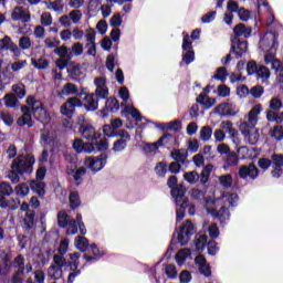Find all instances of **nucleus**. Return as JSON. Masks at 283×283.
I'll list each match as a JSON object with an SVG mask.
<instances>
[{"mask_svg":"<svg viewBox=\"0 0 283 283\" xmlns=\"http://www.w3.org/2000/svg\"><path fill=\"white\" fill-rule=\"evenodd\" d=\"M238 205V195L227 193L217 200L208 199L206 201L207 212L213 218H219L221 222L229 220V207Z\"/></svg>","mask_w":283,"mask_h":283,"instance_id":"obj_1","label":"nucleus"},{"mask_svg":"<svg viewBox=\"0 0 283 283\" xmlns=\"http://www.w3.org/2000/svg\"><path fill=\"white\" fill-rule=\"evenodd\" d=\"M168 187L171 189V196L176 203L177 222L185 219V207H187V188L178 185V177L171 176L167 181Z\"/></svg>","mask_w":283,"mask_h":283,"instance_id":"obj_2","label":"nucleus"},{"mask_svg":"<svg viewBox=\"0 0 283 283\" xmlns=\"http://www.w3.org/2000/svg\"><path fill=\"white\" fill-rule=\"evenodd\" d=\"M35 161L33 155H20L12 161L11 169L20 175L32 174V171H34L33 167Z\"/></svg>","mask_w":283,"mask_h":283,"instance_id":"obj_3","label":"nucleus"},{"mask_svg":"<svg viewBox=\"0 0 283 283\" xmlns=\"http://www.w3.org/2000/svg\"><path fill=\"white\" fill-rule=\"evenodd\" d=\"M27 103L31 107L34 117L40 120V123H43V125L50 123V115L48 114V111L43 108V104L40 101L35 99L33 96H29Z\"/></svg>","mask_w":283,"mask_h":283,"instance_id":"obj_4","label":"nucleus"},{"mask_svg":"<svg viewBox=\"0 0 283 283\" xmlns=\"http://www.w3.org/2000/svg\"><path fill=\"white\" fill-rule=\"evenodd\" d=\"M105 165H107V154H101L96 157L88 156L84 159V166L93 174L105 169Z\"/></svg>","mask_w":283,"mask_h":283,"instance_id":"obj_5","label":"nucleus"},{"mask_svg":"<svg viewBox=\"0 0 283 283\" xmlns=\"http://www.w3.org/2000/svg\"><path fill=\"white\" fill-rule=\"evenodd\" d=\"M239 129L242 136L250 143V145H256L260 140V130L255 126L249 125V123L243 122L240 124Z\"/></svg>","mask_w":283,"mask_h":283,"instance_id":"obj_6","label":"nucleus"},{"mask_svg":"<svg viewBox=\"0 0 283 283\" xmlns=\"http://www.w3.org/2000/svg\"><path fill=\"white\" fill-rule=\"evenodd\" d=\"M78 229L82 235L87 234V229L85 228V223H83L82 214H77L76 220H71L66 226V235H76V233H78Z\"/></svg>","mask_w":283,"mask_h":283,"instance_id":"obj_7","label":"nucleus"},{"mask_svg":"<svg viewBox=\"0 0 283 283\" xmlns=\"http://www.w3.org/2000/svg\"><path fill=\"white\" fill-rule=\"evenodd\" d=\"M193 233H196L193 223L191 221H186L179 230L178 241L182 247H185V244L189 243V240H191V235H193Z\"/></svg>","mask_w":283,"mask_h":283,"instance_id":"obj_8","label":"nucleus"},{"mask_svg":"<svg viewBox=\"0 0 283 283\" xmlns=\"http://www.w3.org/2000/svg\"><path fill=\"white\" fill-rule=\"evenodd\" d=\"M260 49L263 50V52H270L268 54H275L273 51L275 50V46L277 45V38H275V34L273 33H266L261 40H260Z\"/></svg>","mask_w":283,"mask_h":283,"instance_id":"obj_9","label":"nucleus"},{"mask_svg":"<svg viewBox=\"0 0 283 283\" xmlns=\"http://www.w3.org/2000/svg\"><path fill=\"white\" fill-rule=\"evenodd\" d=\"M81 105H83V102H81L78 97H71L61 106V114H63V116H67V118H72L74 109H76V107H81Z\"/></svg>","mask_w":283,"mask_h":283,"instance_id":"obj_10","label":"nucleus"},{"mask_svg":"<svg viewBox=\"0 0 283 283\" xmlns=\"http://www.w3.org/2000/svg\"><path fill=\"white\" fill-rule=\"evenodd\" d=\"M217 112L221 116H238L240 107L233 102H226L217 107Z\"/></svg>","mask_w":283,"mask_h":283,"instance_id":"obj_11","label":"nucleus"},{"mask_svg":"<svg viewBox=\"0 0 283 283\" xmlns=\"http://www.w3.org/2000/svg\"><path fill=\"white\" fill-rule=\"evenodd\" d=\"M12 21H21V23H30L32 17L30 15V10L23 7H15L11 12Z\"/></svg>","mask_w":283,"mask_h":283,"instance_id":"obj_12","label":"nucleus"},{"mask_svg":"<svg viewBox=\"0 0 283 283\" xmlns=\"http://www.w3.org/2000/svg\"><path fill=\"white\" fill-rule=\"evenodd\" d=\"M95 96L98 98H107L109 96V88H107V80L105 77L94 78Z\"/></svg>","mask_w":283,"mask_h":283,"instance_id":"obj_13","label":"nucleus"},{"mask_svg":"<svg viewBox=\"0 0 283 283\" xmlns=\"http://www.w3.org/2000/svg\"><path fill=\"white\" fill-rule=\"evenodd\" d=\"M66 174L69 176H72L75 182H81L83 176L87 174V170L85 169V167H76V161H72L66 168Z\"/></svg>","mask_w":283,"mask_h":283,"instance_id":"obj_14","label":"nucleus"},{"mask_svg":"<svg viewBox=\"0 0 283 283\" xmlns=\"http://www.w3.org/2000/svg\"><path fill=\"white\" fill-rule=\"evenodd\" d=\"M120 109V103L118 99L114 97H109L106 99L105 108L97 112V116H102V118H107V112H112L113 114Z\"/></svg>","mask_w":283,"mask_h":283,"instance_id":"obj_15","label":"nucleus"},{"mask_svg":"<svg viewBox=\"0 0 283 283\" xmlns=\"http://www.w3.org/2000/svg\"><path fill=\"white\" fill-rule=\"evenodd\" d=\"M262 104H255L245 116L248 125L255 127L258 125V120H260V114L263 112Z\"/></svg>","mask_w":283,"mask_h":283,"instance_id":"obj_16","label":"nucleus"},{"mask_svg":"<svg viewBox=\"0 0 283 283\" xmlns=\"http://www.w3.org/2000/svg\"><path fill=\"white\" fill-rule=\"evenodd\" d=\"M239 176L243 180H245V178H251V180H255V178L260 176V171L258 170V167H255V165L250 164L249 166H242L239 169Z\"/></svg>","mask_w":283,"mask_h":283,"instance_id":"obj_17","label":"nucleus"},{"mask_svg":"<svg viewBox=\"0 0 283 283\" xmlns=\"http://www.w3.org/2000/svg\"><path fill=\"white\" fill-rule=\"evenodd\" d=\"M271 164L273 167L272 170V176L273 178H280V176H282L283 172V155L282 154H274L271 157Z\"/></svg>","mask_w":283,"mask_h":283,"instance_id":"obj_18","label":"nucleus"},{"mask_svg":"<svg viewBox=\"0 0 283 283\" xmlns=\"http://www.w3.org/2000/svg\"><path fill=\"white\" fill-rule=\"evenodd\" d=\"M80 132L86 140H98L101 138V134L96 133V128L90 124L81 126Z\"/></svg>","mask_w":283,"mask_h":283,"instance_id":"obj_19","label":"nucleus"},{"mask_svg":"<svg viewBox=\"0 0 283 283\" xmlns=\"http://www.w3.org/2000/svg\"><path fill=\"white\" fill-rule=\"evenodd\" d=\"M195 265L198 268V271L201 273V275H205L206 277L211 275V265L207 263V259H205L202 255L196 256Z\"/></svg>","mask_w":283,"mask_h":283,"instance_id":"obj_20","label":"nucleus"},{"mask_svg":"<svg viewBox=\"0 0 283 283\" xmlns=\"http://www.w3.org/2000/svg\"><path fill=\"white\" fill-rule=\"evenodd\" d=\"M132 140V136L129 134L125 133L122 135V137L114 142L113 144V151L115 154H120L122 151H125L127 149V144Z\"/></svg>","mask_w":283,"mask_h":283,"instance_id":"obj_21","label":"nucleus"},{"mask_svg":"<svg viewBox=\"0 0 283 283\" xmlns=\"http://www.w3.org/2000/svg\"><path fill=\"white\" fill-rule=\"evenodd\" d=\"M83 105L87 112H96L98 109V99L94 93L85 94L83 98Z\"/></svg>","mask_w":283,"mask_h":283,"instance_id":"obj_22","label":"nucleus"},{"mask_svg":"<svg viewBox=\"0 0 283 283\" xmlns=\"http://www.w3.org/2000/svg\"><path fill=\"white\" fill-rule=\"evenodd\" d=\"M167 140H169V136L165 135L153 144H146L144 147V151H146V154H156V151H158V148L163 147V145H165Z\"/></svg>","mask_w":283,"mask_h":283,"instance_id":"obj_23","label":"nucleus"},{"mask_svg":"<svg viewBox=\"0 0 283 283\" xmlns=\"http://www.w3.org/2000/svg\"><path fill=\"white\" fill-rule=\"evenodd\" d=\"M30 188L33 193L39 196V198H43L45 196V182L34 179L30 182Z\"/></svg>","mask_w":283,"mask_h":283,"instance_id":"obj_24","label":"nucleus"},{"mask_svg":"<svg viewBox=\"0 0 283 283\" xmlns=\"http://www.w3.org/2000/svg\"><path fill=\"white\" fill-rule=\"evenodd\" d=\"M247 50H249V43L247 41L237 40L232 43V52L238 56L247 54Z\"/></svg>","mask_w":283,"mask_h":283,"instance_id":"obj_25","label":"nucleus"},{"mask_svg":"<svg viewBox=\"0 0 283 283\" xmlns=\"http://www.w3.org/2000/svg\"><path fill=\"white\" fill-rule=\"evenodd\" d=\"M78 93V87L74 83H66L63 85L62 90L57 92V96L63 98V96H72Z\"/></svg>","mask_w":283,"mask_h":283,"instance_id":"obj_26","label":"nucleus"},{"mask_svg":"<svg viewBox=\"0 0 283 283\" xmlns=\"http://www.w3.org/2000/svg\"><path fill=\"white\" fill-rule=\"evenodd\" d=\"M46 10H53V12H63L65 4L61 0H46L42 2Z\"/></svg>","mask_w":283,"mask_h":283,"instance_id":"obj_27","label":"nucleus"},{"mask_svg":"<svg viewBox=\"0 0 283 283\" xmlns=\"http://www.w3.org/2000/svg\"><path fill=\"white\" fill-rule=\"evenodd\" d=\"M23 115L19 117L18 125H28V127H32V115L30 114V108L28 106L22 107Z\"/></svg>","mask_w":283,"mask_h":283,"instance_id":"obj_28","label":"nucleus"},{"mask_svg":"<svg viewBox=\"0 0 283 283\" xmlns=\"http://www.w3.org/2000/svg\"><path fill=\"white\" fill-rule=\"evenodd\" d=\"M266 120L270 123H277L280 125L283 123V113L269 108L266 111Z\"/></svg>","mask_w":283,"mask_h":283,"instance_id":"obj_29","label":"nucleus"},{"mask_svg":"<svg viewBox=\"0 0 283 283\" xmlns=\"http://www.w3.org/2000/svg\"><path fill=\"white\" fill-rule=\"evenodd\" d=\"M197 103H200L201 105H203L206 107V109H211V107H213L216 105V99L209 97L207 95V93H201L197 97Z\"/></svg>","mask_w":283,"mask_h":283,"instance_id":"obj_30","label":"nucleus"},{"mask_svg":"<svg viewBox=\"0 0 283 283\" xmlns=\"http://www.w3.org/2000/svg\"><path fill=\"white\" fill-rule=\"evenodd\" d=\"M123 114L130 115L133 118H135V120H137V123L143 120V116H140V112H138V109H136V107H134V105L132 104L124 105Z\"/></svg>","mask_w":283,"mask_h":283,"instance_id":"obj_31","label":"nucleus"},{"mask_svg":"<svg viewBox=\"0 0 283 283\" xmlns=\"http://www.w3.org/2000/svg\"><path fill=\"white\" fill-rule=\"evenodd\" d=\"M74 247L78 250V251H87L88 247H90V241L87 240V238L83 237V235H77L74 239Z\"/></svg>","mask_w":283,"mask_h":283,"instance_id":"obj_32","label":"nucleus"},{"mask_svg":"<svg viewBox=\"0 0 283 283\" xmlns=\"http://www.w3.org/2000/svg\"><path fill=\"white\" fill-rule=\"evenodd\" d=\"M255 75H256V78L262 81V83H266V81H269V78H271V71L269 70V67H266L264 65H259V69L256 71Z\"/></svg>","mask_w":283,"mask_h":283,"instance_id":"obj_33","label":"nucleus"},{"mask_svg":"<svg viewBox=\"0 0 283 283\" xmlns=\"http://www.w3.org/2000/svg\"><path fill=\"white\" fill-rule=\"evenodd\" d=\"M233 32L237 36H244L248 39V36H251V28H247L243 23L238 24L234 27Z\"/></svg>","mask_w":283,"mask_h":283,"instance_id":"obj_34","label":"nucleus"},{"mask_svg":"<svg viewBox=\"0 0 283 283\" xmlns=\"http://www.w3.org/2000/svg\"><path fill=\"white\" fill-rule=\"evenodd\" d=\"M71 75L75 81L85 78V67L81 64H76L71 69Z\"/></svg>","mask_w":283,"mask_h":283,"instance_id":"obj_35","label":"nucleus"},{"mask_svg":"<svg viewBox=\"0 0 283 283\" xmlns=\"http://www.w3.org/2000/svg\"><path fill=\"white\" fill-rule=\"evenodd\" d=\"M188 258H191V250L189 249H184V250H180L177 254H176V262L179 266H182V264H185V261L188 259Z\"/></svg>","mask_w":283,"mask_h":283,"instance_id":"obj_36","label":"nucleus"},{"mask_svg":"<svg viewBox=\"0 0 283 283\" xmlns=\"http://www.w3.org/2000/svg\"><path fill=\"white\" fill-rule=\"evenodd\" d=\"M48 276L51 280H61L63 276V268H57L56 265H51L48 270Z\"/></svg>","mask_w":283,"mask_h":283,"instance_id":"obj_37","label":"nucleus"},{"mask_svg":"<svg viewBox=\"0 0 283 283\" xmlns=\"http://www.w3.org/2000/svg\"><path fill=\"white\" fill-rule=\"evenodd\" d=\"M258 1V12L259 14H262V12H265V14H269L272 19L273 17V11H271V7H269V2L266 0H256Z\"/></svg>","mask_w":283,"mask_h":283,"instance_id":"obj_38","label":"nucleus"},{"mask_svg":"<svg viewBox=\"0 0 283 283\" xmlns=\"http://www.w3.org/2000/svg\"><path fill=\"white\" fill-rule=\"evenodd\" d=\"M31 64L33 67H35L36 70H48V67L50 66V62H48V60L45 59H31Z\"/></svg>","mask_w":283,"mask_h":283,"instance_id":"obj_39","label":"nucleus"},{"mask_svg":"<svg viewBox=\"0 0 283 283\" xmlns=\"http://www.w3.org/2000/svg\"><path fill=\"white\" fill-rule=\"evenodd\" d=\"M56 140V133L43 132L41 137V145H52V142Z\"/></svg>","mask_w":283,"mask_h":283,"instance_id":"obj_40","label":"nucleus"},{"mask_svg":"<svg viewBox=\"0 0 283 283\" xmlns=\"http://www.w3.org/2000/svg\"><path fill=\"white\" fill-rule=\"evenodd\" d=\"M221 129L226 132V134H229V136H235L237 132L235 128H233V123L231 120H222L220 124Z\"/></svg>","mask_w":283,"mask_h":283,"instance_id":"obj_41","label":"nucleus"},{"mask_svg":"<svg viewBox=\"0 0 283 283\" xmlns=\"http://www.w3.org/2000/svg\"><path fill=\"white\" fill-rule=\"evenodd\" d=\"M72 220L65 211H60L57 214V224L59 227L65 228Z\"/></svg>","mask_w":283,"mask_h":283,"instance_id":"obj_42","label":"nucleus"},{"mask_svg":"<svg viewBox=\"0 0 283 283\" xmlns=\"http://www.w3.org/2000/svg\"><path fill=\"white\" fill-rule=\"evenodd\" d=\"M270 136L274 140H283V127L282 125H276L270 130Z\"/></svg>","mask_w":283,"mask_h":283,"instance_id":"obj_43","label":"nucleus"},{"mask_svg":"<svg viewBox=\"0 0 283 283\" xmlns=\"http://www.w3.org/2000/svg\"><path fill=\"white\" fill-rule=\"evenodd\" d=\"M184 180H186V182L189 185H196V182L200 180V175H198L196 171H188L184 174Z\"/></svg>","mask_w":283,"mask_h":283,"instance_id":"obj_44","label":"nucleus"},{"mask_svg":"<svg viewBox=\"0 0 283 283\" xmlns=\"http://www.w3.org/2000/svg\"><path fill=\"white\" fill-rule=\"evenodd\" d=\"M211 171H213V165L212 164H209V165L203 167V169L201 171V182H203V185L206 182H209V177L211 176Z\"/></svg>","mask_w":283,"mask_h":283,"instance_id":"obj_45","label":"nucleus"},{"mask_svg":"<svg viewBox=\"0 0 283 283\" xmlns=\"http://www.w3.org/2000/svg\"><path fill=\"white\" fill-rule=\"evenodd\" d=\"M211 136H213V129H211L209 126H203L200 129V139L206 142L211 140Z\"/></svg>","mask_w":283,"mask_h":283,"instance_id":"obj_46","label":"nucleus"},{"mask_svg":"<svg viewBox=\"0 0 283 283\" xmlns=\"http://www.w3.org/2000/svg\"><path fill=\"white\" fill-rule=\"evenodd\" d=\"M69 19L71 21V24L81 23V20L83 19V12H81V10H72L69 13Z\"/></svg>","mask_w":283,"mask_h":283,"instance_id":"obj_47","label":"nucleus"},{"mask_svg":"<svg viewBox=\"0 0 283 283\" xmlns=\"http://www.w3.org/2000/svg\"><path fill=\"white\" fill-rule=\"evenodd\" d=\"M219 182L226 189H229V187H231V185H233V177L231 175H229V174L220 176L219 177Z\"/></svg>","mask_w":283,"mask_h":283,"instance_id":"obj_48","label":"nucleus"},{"mask_svg":"<svg viewBox=\"0 0 283 283\" xmlns=\"http://www.w3.org/2000/svg\"><path fill=\"white\" fill-rule=\"evenodd\" d=\"M54 54H56L57 56H60V59H71L70 57V50H67V46L62 45V46H57L54 50Z\"/></svg>","mask_w":283,"mask_h":283,"instance_id":"obj_49","label":"nucleus"},{"mask_svg":"<svg viewBox=\"0 0 283 283\" xmlns=\"http://www.w3.org/2000/svg\"><path fill=\"white\" fill-rule=\"evenodd\" d=\"M15 193L22 198L30 193V186L28 184H20L15 187Z\"/></svg>","mask_w":283,"mask_h":283,"instance_id":"obj_50","label":"nucleus"},{"mask_svg":"<svg viewBox=\"0 0 283 283\" xmlns=\"http://www.w3.org/2000/svg\"><path fill=\"white\" fill-rule=\"evenodd\" d=\"M182 61L184 63H186V65H190V63H193V61H196V53L193 52V50L186 51L182 54Z\"/></svg>","mask_w":283,"mask_h":283,"instance_id":"obj_51","label":"nucleus"},{"mask_svg":"<svg viewBox=\"0 0 283 283\" xmlns=\"http://www.w3.org/2000/svg\"><path fill=\"white\" fill-rule=\"evenodd\" d=\"M282 99H280L279 97H272L269 102V109H274V111H279L282 109Z\"/></svg>","mask_w":283,"mask_h":283,"instance_id":"obj_52","label":"nucleus"},{"mask_svg":"<svg viewBox=\"0 0 283 283\" xmlns=\"http://www.w3.org/2000/svg\"><path fill=\"white\" fill-rule=\"evenodd\" d=\"M45 48H49V50H54L61 45V41H59L56 38H46L44 40Z\"/></svg>","mask_w":283,"mask_h":283,"instance_id":"obj_53","label":"nucleus"},{"mask_svg":"<svg viewBox=\"0 0 283 283\" xmlns=\"http://www.w3.org/2000/svg\"><path fill=\"white\" fill-rule=\"evenodd\" d=\"M24 262H25V259L22 256V255H19L14 259L13 261V266L15 269H19V273H25V269L23 268L24 265Z\"/></svg>","mask_w":283,"mask_h":283,"instance_id":"obj_54","label":"nucleus"},{"mask_svg":"<svg viewBox=\"0 0 283 283\" xmlns=\"http://www.w3.org/2000/svg\"><path fill=\"white\" fill-rule=\"evenodd\" d=\"M40 23L45 28L52 25V13L43 12L40 18Z\"/></svg>","mask_w":283,"mask_h":283,"instance_id":"obj_55","label":"nucleus"},{"mask_svg":"<svg viewBox=\"0 0 283 283\" xmlns=\"http://www.w3.org/2000/svg\"><path fill=\"white\" fill-rule=\"evenodd\" d=\"M171 158L174 160H179L182 161L185 158H187V151L185 150H179V149H174L170 154Z\"/></svg>","mask_w":283,"mask_h":283,"instance_id":"obj_56","label":"nucleus"},{"mask_svg":"<svg viewBox=\"0 0 283 283\" xmlns=\"http://www.w3.org/2000/svg\"><path fill=\"white\" fill-rule=\"evenodd\" d=\"M12 92L15 93L18 98H23L25 96V86L23 84H15L12 86Z\"/></svg>","mask_w":283,"mask_h":283,"instance_id":"obj_57","label":"nucleus"},{"mask_svg":"<svg viewBox=\"0 0 283 283\" xmlns=\"http://www.w3.org/2000/svg\"><path fill=\"white\" fill-rule=\"evenodd\" d=\"M70 205L72 209H76V207L81 206V198L78 197V192H71Z\"/></svg>","mask_w":283,"mask_h":283,"instance_id":"obj_58","label":"nucleus"},{"mask_svg":"<svg viewBox=\"0 0 283 283\" xmlns=\"http://www.w3.org/2000/svg\"><path fill=\"white\" fill-rule=\"evenodd\" d=\"M250 94L253 96V98H262V95L264 94V87L256 85L250 90Z\"/></svg>","mask_w":283,"mask_h":283,"instance_id":"obj_59","label":"nucleus"},{"mask_svg":"<svg viewBox=\"0 0 283 283\" xmlns=\"http://www.w3.org/2000/svg\"><path fill=\"white\" fill-rule=\"evenodd\" d=\"M19 45L21 50H30L32 48V40L29 36H22L19 40Z\"/></svg>","mask_w":283,"mask_h":283,"instance_id":"obj_60","label":"nucleus"},{"mask_svg":"<svg viewBox=\"0 0 283 283\" xmlns=\"http://www.w3.org/2000/svg\"><path fill=\"white\" fill-rule=\"evenodd\" d=\"M4 105L7 107H17V96L13 94H7L4 96Z\"/></svg>","mask_w":283,"mask_h":283,"instance_id":"obj_61","label":"nucleus"},{"mask_svg":"<svg viewBox=\"0 0 283 283\" xmlns=\"http://www.w3.org/2000/svg\"><path fill=\"white\" fill-rule=\"evenodd\" d=\"M259 69H260V65H258L255 61H250L247 65V72L250 76H253V74H256Z\"/></svg>","mask_w":283,"mask_h":283,"instance_id":"obj_62","label":"nucleus"},{"mask_svg":"<svg viewBox=\"0 0 283 283\" xmlns=\"http://www.w3.org/2000/svg\"><path fill=\"white\" fill-rule=\"evenodd\" d=\"M27 65H28V61L20 60V61L13 62L11 64V70H12V72H19V71L23 70V67H25Z\"/></svg>","mask_w":283,"mask_h":283,"instance_id":"obj_63","label":"nucleus"},{"mask_svg":"<svg viewBox=\"0 0 283 283\" xmlns=\"http://www.w3.org/2000/svg\"><path fill=\"white\" fill-rule=\"evenodd\" d=\"M238 17L240 21H249V19H251V11L240 8L238 11Z\"/></svg>","mask_w":283,"mask_h":283,"instance_id":"obj_64","label":"nucleus"}]
</instances>
